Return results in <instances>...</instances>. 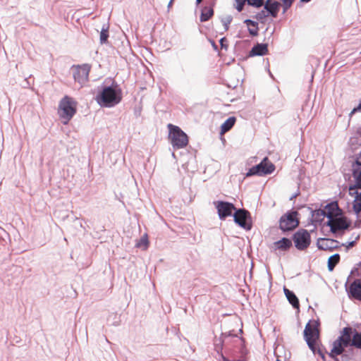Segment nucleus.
Returning <instances> with one entry per match:
<instances>
[{
	"instance_id": "nucleus-37",
	"label": "nucleus",
	"mask_w": 361,
	"mask_h": 361,
	"mask_svg": "<svg viewBox=\"0 0 361 361\" xmlns=\"http://www.w3.org/2000/svg\"><path fill=\"white\" fill-rule=\"evenodd\" d=\"M174 0H171L170 2L169 3V7L171 6Z\"/></svg>"
},
{
	"instance_id": "nucleus-23",
	"label": "nucleus",
	"mask_w": 361,
	"mask_h": 361,
	"mask_svg": "<svg viewBox=\"0 0 361 361\" xmlns=\"http://www.w3.org/2000/svg\"><path fill=\"white\" fill-rule=\"evenodd\" d=\"M245 23L248 26V30L251 35L257 36L258 35L257 23L251 20H245Z\"/></svg>"
},
{
	"instance_id": "nucleus-15",
	"label": "nucleus",
	"mask_w": 361,
	"mask_h": 361,
	"mask_svg": "<svg viewBox=\"0 0 361 361\" xmlns=\"http://www.w3.org/2000/svg\"><path fill=\"white\" fill-rule=\"evenodd\" d=\"M281 4L274 0H267L264 4V8L273 17L276 18L279 11Z\"/></svg>"
},
{
	"instance_id": "nucleus-11",
	"label": "nucleus",
	"mask_w": 361,
	"mask_h": 361,
	"mask_svg": "<svg viewBox=\"0 0 361 361\" xmlns=\"http://www.w3.org/2000/svg\"><path fill=\"white\" fill-rule=\"evenodd\" d=\"M327 224L330 226L331 231L334 233L346 229L348 227V224L346 222L345 219L342 217L332 218L329 220Z\"/></svg>"
},
{
	"instance_id": "nucleus-6",
	"label": "nucleus",
	"mask_w": 361,
	"mask_h": 361,
	"mask_svg": "<svg viewBox=\"0 0 361 361\" xmlns=\"http://www.w3.org/2000/svg\"><path fill=\"white\" fill-rule=\"evenodd\" d=\"M298 213L295 211L288 212L281 217L279 226L284 231H291L299 224Z\"/></svg>"
},
{
	"instance_id": "nucleus-20",
	"label": "nucleus",
	"mask_w": 361,
	"mask_h": 361,
	"mask_svg": "<svg viewBox=\"0 0 361 361\" xmlns=\"http://www.w3.org/2000/svg\"><path fill=\"white\" fill-rule=\"evenodd\" d=\"M354 200L353 202V211L356 214L361 212V191H355Z\"/></svg>"
},
{
	"instance_id": "nucleus-14",
	"label": "nucleus",
	"mask_w": 361,
	"mask_h": 361,
	"mask_svg": "<svg viewBox=\"0 0 361 361\" xmlns=\"http://www.w3.org/2000/svg\"><path fill=\"white\" fill-rule=\"evenodd\" d=\"M324 214L329 219L337 217L341 214V209L338 207V203L334 202L328 204L323 210Z\"/></svg>"
},
{
	"instance_id": "nucleus-28",
	"label": "nucleus",
	"mask_w": 361,
	"mask_h": 361,
	"mask_svg": "<svg viewBox=\"0 0 361 361\" xmlns=\"http://www.w3.org/2000/svg\"><path fill=\"white\" fill-rule=\"evenodd\" d=\"M109 37L108 30L102 29L100 32V42L102 44L106 43Z\"/></svg>"
},
{
	"instance_id": "nucleus-16",
	"label": "nucleus",
	"mask_w": 361,
	"mask_h": 361,
	"mask_svg": "<svg viewBox=\"0 0 361 361\" xmlns=\"http://www.w3.org/2000/svg\"><path fill=\"white\" fill-rule=\"evenodd\" d=\"M268 53V47L266 44H257L254 46L250 52V56H264Z\"/></svg>"
},
{
	"instance_id": "nucleus-30",
	"label": "nucleus",
	"mask_w": 361,
	"mask_h": 361,
	"mask_svg": "<svg viewBox=\"0 0 361 361\" xmlns=\"http://www.w3.org/2000/svg\"><path fill=\"white\" fill-rule=\"evenodd\" d=\"M283 3L284 12L289 8L294 0H282Z\"/></svg>"
},
{
	"instance_id": "nucleus-4",
	"label": "nucleus",
	"mask_w": 361,
	"mask_h": 361,
	"mask_svg": "<svg viewBox=\"0 0 361 361\" xmlns=\"http://www.w3.org/2000/svg\"><path fill=\"white\" fill-rule=\"evenodd\" d=\"M168 128L169 130V139L173 148L182 149L188 145V135L179 127L169 123Z\"/></svg>"
},
{
	"instance_id": "nucleus-35",
	"label": "nucleus",
	"mask_w": 361,
	"mask_h": 361,
	"mask_svg": "<svg viewBox=\"0 0 361 361\" xmlns=\"http://www.w3.org/2000/svg\"><path fill=\"white\" fill-rule=\"evenodd\" d=\"M356 164L359 166H361V152L360 153V154L356 160Z\"/></svg>"
},
{
	"instance_id": "nucleus-3",
	"label": "nucleus",
	"mask_w": 361,
	"mask_h": 361,
	"mask_svg": "<svg viewBox=\"0 0 361 361\" xmlns=\"http://www.w3.org/2000/svg\"><path fill=\"white\" fill-rule=\"evenodd\" d=\"M78 103L72 97L64 96L59 104L58 114L63 124L66 125L77 112Z\"/></svg>"
},
{
	"instance_id": "nucleus-38",
	"label": "nucleus",
	"mask_w": 361,
	"mask_h": 361,
	"mask_svg": "<svg viewBox=\"0 0 361 361\" xmlns=\"http://www.w3.org/2000/svg\"><path fill=\"white\" fill-rule=\"evenodd\" d=\"M202 1V0H196L197 4H200Z\"/></svg>"
},
{
	"instance_id": "nucleus-21",
	"label": "nucleus",
	"mask_w": 361,
	"mask_h": 361,
	"mask_svg": "<svg viewBox=\"0 0 361 361\" xmlns=\"http://www.w3.org/2000/svg\"><path fill=\"white\" fill-rule=\"evenodd\" d=\"M214 15V9L212 6H204L202 9L200 15V21L205 22L209 20Z\"/></svg>"
},
{
	"instance_id": "nucleus-10",
	"label": "nucleus",
	"mask_w": 361,
	"mask_h": 361,
	"mask_svg": "<svg viewBox=\"0 0 361 361\" xmlns=\"http://www.w3.org/2000/svg\"><path fill=\"white\" fill-rule=\"evenodd\" d=\"M219 216L221 219H225L226 217L231 216L233 210L235 209L232 203L224 201H216L214 202Z\"/></svg>"
},
{
	"instance_id": "nucleus-8",
	"label": "nucleus",
	"mask_w": 361,
	"mask_h": 361,
	"mask_svg": "<svg viewBox=\"0 0 361 361\" xmlns=\"http://www.w3.org/2000/svg\"><path fill=\"white\" fill-rule=\"evenodd\" d=\"M275 169L274 165L269 160L267 157H265L261 163L252 167L247 176L252 175H267L271 173Z\"/></svg>"
},
{
	"instance_id": "nucleus-31",
	"label": "nucleus",
	"mask_w": 361,
	"mask_h": 361,
	"mask_svg": "<svg viewBox=\"0 0 361 361\" xmlns=\"http://www.w3.org/2000/svg\"><path fill=\"white\" fill-rule=\"evenodd\" d=\"M220 44L222 49H226L228 48V40L226 37H223L220 39Z\"/></svg>"
},
{
	"instance_id": "nucleus-24",
	"label": "nucleus",
	"mask_w": 361,
	"mask_h": 361,
	"mask_svg": "<svg viewBox=\"0 0 361 361\" xmlns=\"http://www.w3.org/2000/svg\"><path fill=\"white\" fill-rule=\"evenodd\" d=\"M334 243V240L328 238H322L318 240L317 245L318 247L320 250H328L329 249L332 244Z\"/></svg>"
},
{
	"instance_id": "nucleus-2",
	"label": "nucleus",
	"mask_w": 361,
	"mask_h": 361,
	"mask_svg": "<svg viewBox=\"0 0 361 361\" xmlns=\"http://www.w3.org/2000/svg\"><path fill=\"white\" fill-rule=\"evenodd\" d=\"M319 322L317 320H311L305 326L304 330V338L308 347L314 353H317L323 360L325 355L320 348L319 343Z\"/></svg>"
},
{
	"instance_id": "nucleus-5",
	"label": "nucleus",
	"mask_w": 361,
	"mask_h": 361,
	"mask_svg": "<svg viewBox=\"0 0 361 361\" xmlns=\"http://www.w3.org/2000/svg\"><path fill=\"white\" fill-rule=\"evenodd\" d=\"M121 100V97L117 94L116 90L111 87H106L103 89L99 96L97 97V102L101 106L111 107L118 104Z\"/></svg>"
},
{
	"instance_id": "nucleus-13",
	"label": "nucleus",
	"mask_w": 361,
	"mask_h": 361,
	"mask_svg": "<svg viewBox=\"0 0 361 361\" xmlns=\"http://www.w3.org/2000/svg\"><path fill=\"white\" fill-rule=\"evenodd\" d=\"M350 297L361 301V279H355L348 288Z\"/></svg>"
},
{
	"instance_id": "nucleus-12",
	"label": "nucleus",
	"mask_w": 361,
	"mask_h": 361,
	"mask_svg": "<svg viewBox=\"0 0 361 361\" xmlns=\"http://www.w3.org/2000/svg\"><path fill=\"white\" fill-rule=\"evenodd\" d=\"M248 214L249 212L245 209H238L233 215L235 222L247 230L251 228V226L246 222Z\"/></svg>"
},
{
	"instance_id": "nucleus-39",
	"label": "nucleus",
	"mask_w": 361,
	"mask_h": 361,
	"mask_svg": "<svg viewBox=\"0 0 361 361\" xmlns=\"http://www.w3.org/2000/svg\"><path fill=\"white\" fill-rule=\"evenodd\" d=\"M302 2H309L310 0H300Z\"/></svg>"
},
{
	"instance_id": "nucleus-7",
	"label": "nucleus",
	"mask_w": 361,
	"mask_h": 361,
	"mask_svg": "<svg viewBox=\"0 0 361 361\" xmlns=\"http://www.w3.org/2000/svg\"><path fill=\"white\" fill-rule=\"evenodd\" d=\"M293 240L295 247L299 250H306L311 243L310 234L305 229L298 230L293 235Z\"/></svg>"
},
{
	"instance_id": "nucleus-32",
	"label": "nucleus",
	"mask_w": 361,
	"mask_h": 361,
	"mask_svg": "<svg viewBox=\"0 0 361 361\" xmlns=\"http://www.w3.org/2000/svg\"><path fill=\"white\" fill-rule=\"evenodd\" d=\"M267 16H268V15H267V12H266V11H261V12H259V13H258L257 14V16H256V18H257V20H262V19H263L264 18L267 17Z\"/></svg>"
},
{
	"instance_id": "nucleus-17",
	"label": "nucleus",
	"mask_w": 361,
	"mask_h": 361,
	"mask_svg": "<svg viewBox=\"0 0 361 361\" xmlns=\"http://www.w3.org/2000/svg\"><path fill=\"white\" fill-rule=\"evenodd\" d=\"M274 248L279 250H287L292 246V241L286 238H283L274 243Z\"/></svg>"
},
{
	"instance_id": "nucleus-26",
	"label": "nucleus",
	"mask_w": 361,
	"mask_h": 361,
	"mask_svg": "<svg viewBox=\"0 0 361 361\" xmlns=\"http://www.w3.org/2000/svg\"><path fill=\"white\" fill-rule=\"evenodd\" d=\"M358 190H361V181L356 179L355 184L354 185L350 186L349 193L351 196L355 195V191H358Z\"/></svg>"
},
{
	"instance_id": "nucleus-42",
	"label": "nucleus",
	"mask_w": 361,
	"mask_h": 361,
	"mask_svg": "<svg viewBox=\"0 0 361 361\" xmlns=\"http://www.w3.org/2000/svg\"><path fill=\"white\" fill-rule=\"evenodd\" d=\"M276 361H281L280 360L277 359Z\"/></svg>"
},
{
	"instance_id": "nucleus-36",
	"label": "nucleus",
	"mask_w": 361,
	"mask_h": 361,
	"mask_svg": "<svg viewBox=\"0 0 361 361\" xmlns=\"http://www.w3.org/2000/svg\"><path fill=\"white\" fill-rule=\"evenodd\" d=\"M231 23V20H228L227 22L224 23V27L226 30H228V24Z\"/></svg>"
},
{
	"instance_id": "nucleus-33",
	"label": "nucleus",
	"mask_w": 361,
	"mask_h": 361,
	"mask_svg": "<svg viewBox=\"0 0 361 361\" xmlns=\"http://www.w3.org/2000/svg\"><path fill=\"white\" fill-rule=\"evenodd\" d=\"M360 110H361V102L360 103V104L357 107H355L352 110V111L350 114V116H351L353 114H355L357 111H360Z\"/></svg>"
},
{
	"instance_id": "nucleus-27",
	"label": "nucleus",
	"mask_w": 361,
	"mask_h": 361,
	"mask_svg": "<svg viewBox=\"0 0 361 361\" xmlns=\"http://www.w3.org/2000/svg\"><path fill=\"white\" fill-rule=\"evenodd\" d=\"M246 1L247 0H235L234 7L238 11L240 12L243 11Z\"/></svg>"
},
{
	"instance_id": "nucleus-40",
	"label": "nucleus",
	"mask_w": 361,
	"mask_h": 361,
	"mask_svg": "<svg viewBox=\"0 0 361 361\" xmlns=\"http://www.w3.org/2000/svg\"><path fill=\"white\" fill-rule=\"evenodd\" d=\"M353 245H354L353 242L350 243V246H353Z\"/></svg>"
},
{
	"instance_id": "nucleus-41",
	"label": "nucleus",
	"mask_w": 361,
	"mask_h": 361,
	"mask_svg": "<svg viewBox=\"0 0 361 361\" xmlns=\"http://www.w3.org/2000/svg\"><path fill=\"white\" fill-rule=\"evenodd\" d=\"M224 361H228V360L226 358H225V357H224Z\"/></svg>"
},
{
	"instance_id": "nucleus-9",
	"label": "nucleus",
	"mask_w": 361,
	"mask_h": 361,
	"mask_svg": "<svg viewBox=\"0 0 361 361\" xmlns=\"http://www.w3.org/2000/svg\"><path fill=\"white\" fill-rule=\"evenodd\" d=\"M90 66L88 65L77 66L73 68V78L75 81L84 85L88 81Z\"/></svg>"
},
{
	"instance_id": "nucleus-25",
	"label": "nucleus",
	"mask_w": 361,
	"mask_h": 361,
	"mask_svg": "<svg viewBox=\"0 0 361 361\" xmlns=\"http://www.w3.org/2000/svg\"><path fill=\"white\" fill-rule=\"evenodd\" d=\"M149 240L147 234H144L139 241L136 243V247L139 248H142L145 250L147 249L149 246Z\"/></svg>"
},
{
	"instance_id": "nucleus-18",
	"label": "nucleus",
	"mask_w": 361,
	"mask_h": 361,
	"mask_svg": "<svg viewBox=\"0 0 361 361\" xmlns=\"http://www.w3.org/2000/svg\"><path fill=\"white\" fill-rule=\"evenodd\" d=\"M283 290L288 302L293 305L294 308L299 309V300L295 293L286 288H284Z\"/></svg>"
},
{
	"instance_id": "nucleus-19",
	"label": "nucleus",
	"mask_w": 361,
	"mask_h": 361,
	"mask_svg": "<svg viewBox=\"0 0 361 361\" xmlns=\"http://www.w3.org/2000/svg\"><path fill=\"white\" fill-rule=\"evenodd\" d=\"M236 122V118L235 116H231L226 119L221 126V134L224 135L226 132L229 131L235 125Z\"/></svg>"
},
{
	"instance_id": "nucleus-29",
	"label": "nucleus",
	"mask_w": 361,
	"mask_h": 361,
	"mask_svg": "<svg viewBox=\"0 0 361 361\" xmlns=\"http://www.w3.org/2000/svg\"><path fill=\"white\" fill-rule=\"evenodd\" d=\"M247 4L250 6L259 8L263 5L264 0H247Z\"/></svg>"
},
{
	"instance_id": "nucleus-22",
	"label": "nucleus",
	"mask_w": 361,
	"mask_h": 361,
	"mask_svg": "<svg viewBox=\"0 0 361 361\" xmlns=\"http://www.w3.org/2000/svg\"><path fill=\"white\" fill-rule=\"evenodd\" d=\"M340 255L338 254H334L331 256L328 259V269L332 271L335 267L339 263Z\"/></svg>"
},
{
	"instance_id": "nucleus-1",
	"label": "nucleus",
	"mask_w": 361,
	"mask_h": 361,
	"mask_svg": "<svg viewBox=\"0 0 361 361\" xmlns=\"http://www.w3.org/2000/svg\"><path fill=\"white\" fill-rule=\"evenodd\" d=\"M348 346L361 349V332L348 326L343 329L340 336L334 341L329 356L336 358V356L341 355L345 348Z\"/></svg>"
},
{
	"instance_id": "nucleus-34",
	"label": "nucleus",
	"mask_w": 361,
	"mask_h": 361,
	"mask_svg": "<svg viewBox=\"0 0 361 361\" xmlns=\"http://www.w3.org/2000/svg\"><path fill=\"white\" fill-rule=\"evenodd\" d=\"M354 176L355 177V179L359 180V181H361V171H359L357 174L354 173Z\"/></svg>"
}]
</instances>
